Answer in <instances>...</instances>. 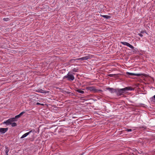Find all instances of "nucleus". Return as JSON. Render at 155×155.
I'll use <instances>...</instances> for the list:
<instances>
[{"label": "nucleus", "instance_id": "obj_13", "mask_svg": "<svg viewBox=\"0 0 155 155\" xmlns=\"http://www.w3.org/2000/svg\"><path fill=\"white\" fill-rule=\"evenodd\" d=\"M41 93H47V91H46L43 90L41 89L38 90V91H37Z\"/></svg>", "mask_w": 155, "mask_h": 155}, {"label": "nucleus", "instance_id": "obj_2", "mask_svg": "<svg viewBox=\"0 0 155 155\" xmlns=\"http://www.w3.org/2000/svg\"><path fill=\"white\" fill-rule=\"evenodd\" d=\"M71 71L69 72L67 75L64 77V78H67L68 81H73L74 79V77L73 74L71 73Z\"/></svg>", "mask_w": 155, "mask_h": 155}, {"label": "nucleus", "instance_id": "obj_22", "mask_svg": "<svg viewBox=\"0 0 155 155\" xmlns=\"http://www.w3.org/2000/svg\"><path fill=\"white\" fill-rule=\"evenodd\" d=\"M25 113L24 111H23L21 112L19 114L21 116H22Z\"/></svg>", "mask_w": 155, "mask_h": 155}, {"label": "nucleus", "instance_id": "obj_26", "mask_svg": "<svg viewBox=\"0 0 155 155\" xmlns=\"http://www.w3.org/2000/svg\"><path fill=\"white\" fill-rule=\"evenodd\" d=\"M66 93L67 94H69L71 92H66Z\"/></svg>", "mask_w": 155, "mask_h": 155}, {"label": "nucleus", "instance_id": "obj_24", "mask_svg": "<svg viewBox=\"0 0 155 155\" xmlns=\"http://www.w3.org/2000/svg\"><path fill=\"white\" fill-rule=\"evenodd\" d=\"M138 35L141 37H142L143 36V35L141 33H139Z\"/></svg>", "mask_w": 155, "mask_h": 155}, {"label": "nucleus", "instance_id": "obj_20", "mask_svg": "<svg viewBox=\"0 0 155 155\" xmlns=\"http://www.w3.org/2000/svg\"><path fill=\"white\" fill-rule=\"evenodd\" d=\"M5 153H6V154L7 155H8V153L9 151V150L7 148H6V149L5 150Z\"/></svg>", "mask_w": 155, "mask_h": 155}, {"label": "nucleus", "instance_id": "obj_18", "mask_svg": "<svg viewBox=\"0 0 155 155\" xmlns=\"http://www.w3.org/2000/svg\"><path fill=\"white\" fill-rule=\"evenodd\" d=\"M115 74H109L108 75V76L110 77H114L115 75Z\"/></svg>", "mask_w": 155, "mask_h": 155}, {"label": "nucleus", "instance_id": "obj_7", "mask_svg": "<svg viewBox=\"0 0 155 155\" xmlns=\"http://www.w3.org/2000/svg\"><path fill=\"white\" fill-rule=\"evenodd\" d=\"M126 74L127 75H130L131 76H140L142 75L141 74H136L129 72H127Z\"/></svg>", "mask_w": 155, "mask_h": 155}, {"label": "nucleus", "instance_id": "obj_19", "mask_svg": "<svg viewBox=\"0 0 155 155\" xmlns=\"http://www.w3.org/2000/svg\"><path fill=\"white\" fill-rule=\"evenodd\" d=\"M151 99H152V100L153 101H154L155 102V95L153 96V97H152Z\"/></svg>", "mask_w": 155, "mask_h": 155}, {"label": "nucleus", "instance_id": "obj_21", "mask_svg": "<svg viewBox=\"0 0 155 155\" xmlns=\"http://www.w3.org/2000/svg\"><path fill=\"white\" fill-rule=\"evenodd\" d=\"M77 60H77V59H71L70 60V61L71 62H74V61H77Z\"/></svg>", "mask_w": 155, "mask_h": 155}, {"label": "nucleus", "instance_id": "obj_12", "mask_svg": "<svg viewBox=\"0 0 155 155\" xmlns=\"http://www.w3.org/2000/svg\"><path fill=\"white\" fill-rule=\"evenodd\" d=\"M20 117H21V116L19 114H18V115H17L15 117H12V118H14V119H15V120H15V121H17V119Z\"/></svg>", "mask_w": 155, "mask_h": 155}, {"label": "nucleus", "instance_id": "obj_3", "mask_svg": "<svg viewBox=\"0 0 155 155\" xmlns=\"http://www.w3.org/2000/svg\"><path fill=\"white\" fill-rule=\"evenodd\" d=\"M15 119L12 118L9 119L3 122L2 124H6V125H9L11 124V123L15 122Z\"/></svg>", "mask_w": 155, "mask_h": 155}, {"label": "nucleus", "instance_id": "obj_23", "mask_svg": "<svg viewBox=\"0 0 155 155\" xmlns=\"http://www.w3.org/2000/svg\"><path fill=\"white\" fill-rule=\"evenodd\" d=\"M126 130L127 132H130L132 131V130L131 129H127Z\"/></svg>", "mask_w": 155, "mask_h": 155}, {"label": "nucleus", "instance_id": "obj_15", "mask_svg": "<svg viewBox=\"0 0 155 155\" xmlns=\"http://www.w3.org/2000/svg\"><path fill=\"white\" fill-rule=\"evenodd\" d=\"M12 125V127H14L16 126H17V124L15 122L11 123V124Z\"/></svg>", "mask_w": 155, "mask_h": 155}, {"label": "nucleus", "instance_id": "obj_11", "mask_svg": "<svg viewBox=\"0 0 155 155\" xmlns=\"http://www.w3.org/2000/svg\"><path fill=\"white\" fill-rule=\"evenodd\" d=\"M101 16L103 18H105L106 19H109L110 18V16L107 15H101Z\"/></svg>", "mask_w": 155, "mask_h": 155}, {"label": "nucleus", "instance_id": "obj_9", "mask_svg": "<svg viewBox=\"0 0 155 155\" xmlns=\"http://www.w3.org/2000/svg\"><path fill=\"white\" fill-rule=\"evenodd\" d=\"M32 130H31L29 131V132L26 133L25 134H24L21 137V138L22 139L24 137H26L28 135H29L30 133L32 132Z\"/></svg>", "mask_w": 155, "mask_h": 155}, {"label": "nucleus", "instance_id": "obj_25", "mask_svg": "<svg viewBox=\"0 0 155 155\" xmlns=\"http://www.w3.org/2000/svg\"><path fill=\"white\" fill-rule=\"evenodd\" d=\"M36 104L37 105H44L43 104H40V103H37Z\"/></svg>", "mask_w": 155, "mask_h": 155}, {"label": "nucleus", "instance_id": "obj_1", "mask_svg": "<svg viewBox=\"0 0 155 155\" xmlns=\"http://www.w3.org/2000/svg\"><path fill=\"white\" fill-rule=\"evenodd\" d=\"M134 88H132L130 87H126L124 88H122L120 89H117V91L116 93L118 95H121L127 93L128 91L134 90Z\"/></svg>", "mask_w": 155, "mask_h": 155}, {"label": "nucleus", "instance_id": "obj_5", "mask_svg": "<svg viewBox=\"0 0 155 155\" xmlns=\"http://www.w3.org/2000/svg\"><path fill=\"white\" fill-rule=\"evenodd\" d=\"M121 43L122 44H123L124 45L130 47V48H131V49H134V47H133L132 45L130 44L129 43H128L127 42H125V41L121 42Z\"/></svg>", "mask_w": 155, "mask_h": 155}, {"label": "nucleus", "instance_id": "obj_4", "mask_svg": "<svg viewBox=\"0 0 155 155\" xmlns=\"http://www.w3.org/2000/svg\"><path fill=\"white\" fill-rule=\"evenodd\" d=\"M93 56V55L88 54L86 56L84 57L79 58H77V60H81V61L86 60H87L88 59H89V58H92Z\"/></svg>", "mask_w": 155, "mask_h": 155}, {"label": "nucleus", "instance_id": "obj_8", "mask_svg": "<svg viewBox=\"0 0 155 155\" xmlns=\"http://www.w3.org/2000/svg\"><path fill=\"white\" fill-rule=\"evenodd\" d=\"M8 130V128H0V133L1 134H4Z\"/></svg>", "mask_w": 155, "mask_h": 155}, {"label": "nucleus", "instance_id": "obj_14", "mask_svg": "<svg viewBox=\"0 0 155 155\" xmlns=\"http://www.w3.org/2000/svg\"><path fill=\"white\" fill-rule=\"evenodd\" d=\"M78 68H74L72 70V71L74 72H78Z\"/></svg>", "mask_w": 155, "mask_h": 155}, {"label": "nucleus", "instance_id": "obj_27", "mask_svg": "<svg viewBox=\"0 0 155 155\" xmlns=\"http://www.w3.org/2000/svg\"><path fill=\"white\" fill-rule=\"evenodd\" d=\"M143 31H141V33H143Z\"/></svg>", "mask_w": 155, "mask_h": 155}, {"label": "nucleus", "instance_id": "obj_16", "mask_svg": "<svg viewBox=\"0 0 155 155\" xmlns=\"http://www.w3.org/2000/svg\"><path fill=\"white\" fill-rule=\"evenodd\" d=\"M77 91L81 94H84V91L80 90H77Z\"/></svg>", "mask_w": 155, "mask_h": 155}, {"label": "nucleus", "instance_id": "obj_17", "mask_svg": "<svg viewBox=\"0 0 155 155\" xmlns=\"http://www.w3.org/2000/svg\"><path fill=\"white\" fill-rule=\"evenodd\" d=\"M3 20L5 21H8L10 20L9 18H4L3 19Z\"/></svg>", "mask_w": 155, "mask_h": 155}, {"label": "nucleus", "instance_id": "obj_10", "mask_svg": "<svg viewBox=\"0 0 155 155\" xmlns=\"http://www.w3.org/2000/svg\"><path fill=\"white\" fill-rule=\"evenodd\" d=\"M89 90L91 91H94L95 92H97V91H102L101 90H97L95 89L94 87H90Z\"/></svg>", "mask_w": 155, "mask_h": 155}, {"label": "nucleus", "instance_id": "obj_28", "mask_svg": "<svg viewBox=\"0 0 155 155\" xmlns=\"http://www.w3.org/2000/svg\"><path fill=\"white\" fill-rule=\"evenodd\" d=\"M79 155H83V154H80Z\"/></svg>", "mask_w": 155, "mask_h": 155}, {"label": "nucleus", "instance_id": "obj_6", "mask_svg": "<svg viewBox=\"0 0 155 155\" xmlns=\"http://www.w3.org/2000/svg\"><path fill=\"white\" fill-rule=\"evenodd\" d=\"M106 89L107 90H108L111 93H116L117 91V89H114L110 87H107Z\"/></svg>", "mask_w": 155, "mask_h": 155}]
</instances>
